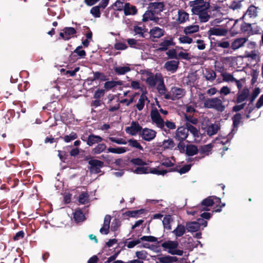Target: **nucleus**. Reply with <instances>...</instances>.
I'll return each instance as SVG.
<instances>
[{
    "label": "nucleus",
    "mask_w": 263,
    "mask_h": 263,
    "mask_svg": "<svg viewBox=\"0 0 263 263\" xmlns=\"http://www.w3.org/2000/svg\"><path fill=\"white\" fill-rule=\"evenodd\" d=\"M220 203V198L215 196H211L203 200L201 204L198 206L197 208H198L201 212L203 211H209V207L214 204L217 206H220V207H223L225 206V203H222L221 205H220L219 204Z\"/></svg>",
    "instance_id": "obj_1"
},
{
    "label": "nucleus",
    "mask_w": 263,
    "mask_h": 263,
    "mask_svg": "<svg viewBox=\"0 0 263 263\" xmlns=\"http://www.w3.org/2000/svg\"><path fill=\"white\" fill-rule=\"evenodd\" d=\"M204 106L208 108L215 109L220 112H222L226 108L222 101L218 97L208 98L204 102Z\"/></svg>",
    "instance_id": "obj_2"
},
{
    "label": "nucleus",
    "mask_w": 263,
    "mask_h": 263,
    "mask_svg": "<svg viewBox=\"0 0 263 263\" xmlns=\"http://www.w3.org/2000/svg\"><path fill=\"white\" fill-rule=\"evenodd\" d=\"M178 241L172 240L165 241L161 244V247L163 248L164 250L167 251L169 254L182 256L183 251L178 249Z\"/></svg>",
    "instance_id": "obj_3"
},
{
    "label": "nucleus",
    "mask_w": 263,
    "mask_h": 263,
    "mask_svg": "<svg viewBox=\"0 0 263 263\" xmlns=\"http://www.w3.org/2000/svg\"><path fill=\"white\" fill-rule=\"evenodd\" d=\"M143 80L146 82L147 85L151 88L155 87L157 84L163 78L160 74H153L148 71L143 72Z\"/></svg>",
    "instance_id": "obj_4"
},
{
    "label": "nucleus",
    "mask_w": 263,
    "mask_h": 263,
    "mask_svg": "<svg viewBox=\"0 0 263 263\" xmlns=\"http://www.w3.org/2000/svg\"><path fill=\"white\" fill-rule=\"evenodd\" d=\"M191 6L192 7V12L195 15L200 12L207 11L210 7V3L204 0H195L191 2Z\"/></svg>",
    "instance_id": "obj_5"
},
{
    "label": "nucleus",
    "mask_w": 263,
    "mask_h": 263,
    "mask_svg": "<svg viewBox=\"0 0 263 263\" xmlns=\"http://www.w3.org/2000/svg\"><path fill=\"white\" fill-rule=\"evenodd\" d=\"M151 118L153 124L155 125L158 128L165 130L164 129V121L160 116L157 107H152L151 111Z\"/></svg>",
    "instance_id": "obj_6"
},
{
    "label": "nucleus",
    "mask_w": 263,
    "mask_h": 263,
    "mask_svg": "<svg viewBox=\"0 0 263 263\" xmlns=\"http://www.w3.org/2000/svg\"><path fill=\"white\" fill-rule=\"evenodd\" d=\"M185 92V90L182 88L174 87L171 88L168 95H165V99L175 100L183 97Z\"/></svg>",
    "instance_id": "obj_7"
},
{
    "label": "nucleus",
    "mask_w": 263,
    "mask_h": 263,
    "mask_svg": "<svg viewBox=\"0 0 263 263\" xmlns=\"http://www.w3.org/2000/svg\"><path fill=\"white\" fill-rule=\"evenodd\" d=\"M258 12L259 8L258 7L251 5L248 7L242 18L246 20H248V18L255 19L258 16Z\"/></svg>",
    "instance_id": "obj_8"
},
{
    "label": "nucleus",
    "mask_w": 263,
    "mask_h": 263,
    "mask_svg": "<svg viewBox=\"0 0 263 263\" xmlns=\"http://www.w3.org/2000/svg\"><path fill=\"white\" fill-rule=\"evenodd\" d=\"M140 135L143 140L151 141L156 137V132L150 128H144L142 130Z\"/></svg>",
    "instance_id": "obj_9"
},
{
    "label": "nucleus",
    "mask_w": 263,
    "mask_h": 263,
    "mask_svg": "<svg viewBox=\"0 0 263 263\" xmlns=\"http://www.w3.org/2000/svg\"><path fill=\"white\" fill-rule=\"evenodd\" d=\"M141 92L142 93L136 104L137 108L140 111L143 109L146 102H149V100L146 96L147 90L145 87L141 88Z\"/></svg>",
    "instance_id": "obj_10"
},
{
    "label": "nucleus",
    "mask_w": 263,
    "mask_h": 263,
    "mask_svg": "<svg viewBox=\"0 0 263 263\" xmlns=\"http://www.w3.org/2000/svg\"><path fill=\"white\" fill-rule=\"evenodd\" d=\"M90 165V171L91 173L98 174L101 172L100 169L103 165V163L96 159L90 160L88 162Z\"/></svg>",
    "instance_id": "obj_11"
},
{
    "label": "nucleus",
    "mask_w": 263,
    "mask_h": 263,
    "mask_svg": "<svg viewBox=\"0 0 263 263\" xmlns=\"http://www.w3.org/2000/svg\"><path fill=\"white\" fill-rule=\"evenodd\" d=\"M76 32L73 27H65L60 33V36L64 40H68L73 37Z\"/></svg>",
    "instance_id": "obj_12"
},
{
    "label": "nucleus",
    "mask_w": 263,
    "mask_h": 263,
    "mask_svg": "<svg viewBox=\"0 0 263 263\" xmlns=\"http://www.w3.org/2000/svg\"><path fill=\"white\" fill-rule=\"evenodd\" d=\"M188 136V130L186 127L181 126L178 127L175 132V138L179 141H183Z\"/></svg>",
    "instance_id": "obj_13"
},
{
    "label": "nucleus",
    "mask_w": 263,
    "mask_h": 263,
    "mask_svg": "<svg viewBox=\"0 0 263 263\" xmlns=\"http://www.w3.org/2000/svg\"><path fill=\"white\" fill-rule=\"evenodd\" d=\"M142 129L141 126L138 122H133L129 126L126 128L127 133L133 135H136Z\"/></svg>",
    "instance_id": "obj_14"
},
{
    "label": "nucleus",
    "mask_w": 263,
    "mask_h": 263,
    "mask_svg": "<svg viewBox=\"0 0 263 263\" xmlns=\"http://www.w3.org/2000/svg\"><path fill=\"white\" fill-rule=\"evenodd\" d=\"M174 45L173 38L172 36L165 37L160 44L159 50L165 51L170 46H174Z\"/></svg>",
    "instance_id": "obj_15"
},
{
    "label": "nucleus",
    "mask_w": 263,
    "mask_h": 263,
    "mask_svg": "<svg viewBox=\"0 0 263 263\" xmlns=\"http://www.w3.org/2000/svg\"><path fill=\"white\" fill-rule=\"evenodd\" d=\"M110 220L111 216L110 215H106L104 219L103 226L100 230V232L102 234L106 235L109 233Z\"/></svg>",
    "instance_id": "obj_16"
},
{
    "label": "nucleus",
    "mask_w": 263,
    "mask_h": 263,
    "mask_svg": "<svg viewBox=\"0 0 263 263\" xmlns=\"http://www.w3.org/2000/svg\"><path fill=\"white\" fill-rule=\"evenodd\" d=\"M164 30L163 29L158 27H154L149 30L150 36L152 38H160L164 34Z\"/></svg>",
    "instance_id": "obj_17"
},
{
    "label": "nucleus",
    "mask_w": 263,
    "mask_h": 263,
    "mask_svg": "<svg viewBox=\"0 0 263 263\" xmlns=\"http://www.w3.org/2000/svg\"><path fill=\"white\" fill-rule=\"evenodd\" d=\"M227 33V30L221 28H211L208 32L209 35L224 36Z\"/></svg>",
    "instance_id": "obj_18"
},
{
    "label": "nucleus",
    "mask_w": 263,
    "mask_h": 263,
    "mask_svg": "<svg viewBox=\"0 0 263 263\" xmlns=\"http://www.w3.org/2000/svg\"><path fill=\"white\" fill-rule=\"evenodd\" d=\"M248 39L246 37L237 38L231 43V48L236 50L242 47Z\"/></svg>",
    "instance_id": "obj_19"
},
{
    "label": "nucleus",
    "mask_w": 263,
    "mask_h": 263,
    "mask_svg": "<svg viewBox=\"0 0 263 263\" xmlns=\"http://www.w3.org/2000/svg\"><path fill=\"white\" fill-rule=\"evenodd\" d=\"M103 140L101 137L97 135L91 134L89 135L86 141L87 144L90 146H92L95 144H98Z\"/></svg>",
    "instance_id": "obj_20"
},
{
    "label": "nucleus",
    "mask_w": 263,
    "mask_h": 263,
    "mask_svg": "<svg viewBox=\"0 0 263 263\" xmlns=\"http://www.w3.org/2000/svg\"><path fill=\"white\" fill-rule=\"evenodd\" d=\"M189 14L183 10L178 11L177 21L179 24H183L189 21Z\"/></svg>",
    "instance_id": "obj_21"
},
{
    "label": "nucleus",
    "mask_w": 263,
    "mask_h": 263,
    "mask_svg": "<svg viewBox=\"0 0 263 263\" xmlns=\"http://www.w3.org/2000/svg\"><path fill=\"white\" fill-rule=\"evenodd\" d=\"M129 66V64H127L125 65L115 66L114 70L118 75H123L131 70Z\"/></svg>",
    "instance_id": "obj_22"
},
{
    "label": "nucleus",
    "mask_w": 263,
    "mask_h": 263,
    "mask_svg": "<svg viewBox=\"0 0 263 263\" xmlns=\"http://www.w3.org/2000/svg\"><path fill=\"white\" fill-rule=\"evenodd\" d=\"M178 64L177 61H170L165 63L164 67L167 71L175 72L178 68Z\"/></svg>",
    "instance_id": "obj_23"
},
{
    "label": "nucleus",
    "mask_w": 263,
    "mask_h": 263,
    "mask_svg": "<svg viewBox=\"0 0 263 263\" xmlns=\"http://www.w3.org/2000/svg\"><path fill=\"white\" fill-rule=\"evenodd\" d=\"M157 260L160 263H173L178 260L176 257L169 255L160 256L157 258Z\"/></svg>",
    "instance_id": "obj_24"
},
{
    "label": "nucleus",
    "mask_w": 263,
    "mask_h": 263,
    "mask_svg": "<svg viewBox=\"0 0 263 263\" xmlns=\"http://www.w3.org/2000/svg\"><path fill=\"white\" fill-rule=\"evenodd\" d=\"M137 12L136 7L129 3H125L124 13L125 15H135Z\"/></svg>",
    "instance_id": "obj_25"
},
{
    "label": "nucleus",
    "mask_w": 263,
    "mask_h": 263,
    "mask_svg": "<svg viewBox=\"0 0 263 263\" xmlns=\"http://www.w3.org/2000/svg\"><path fill=\"white\" fill-rule=\"evenodd\" d=\"M199 30V26L198 25H192L186 26L183 29V33L185 35L193 34L197 32Z\"/></svg>",
    "instance_id": "obj_26"
},
{
    "label": "nucleus",
    "mask_w": 263,
    "mask_h": 263,
    "mask_svg": "<svg viewBox=\"0 0 263 263\" xmlns=\"http://www.w3.org/2000/svg\"><path fill=\"white\" fill-rule=\"evenodd\" d=\"M164 149H172L175 146L174 140L171 138L165 139L160 145Z\"/></svg>",
    "instance_id": "obj_27"
},
{
    "label": "nucleus",
    "mask_w": 263,
    "mask_h": 263,
    "mask_svg": "<svg viewBox=\"0 0 263 263\" xmlns=\"http://www.w3.org/2000/svg\"><path fill=\"white\" fill-rule=\"evenodd\" d=\"M196 15L198 16L199 20L201 23L207 22L211 17L209 10L200 12Z\"/></svg>",
    "instance_id": "obj_28"
},
{
    "label": "nucleus",
    "mask_w": 263,
    "mask_h": 263,
    "mask_svg": "<svg viewBox=\"0 0 263 263\" xmlns=\"http://www.w3.org/2000/svg\"><path fill=\"white\" fill-rule=\"evenodd\" d=\"M186 227L189 232H196L200 228V223L198 221L189 222L186 223Z\"/></svg>",
    "instance_id": "obj_29"
},
{
    "label": "nucleus",
    "mask_w": 263,
    "mask_h": 263,
    "mask_svg": "<svg viewBox=\"0 0 263 263\" xmlns=\"http://www.w3.org/2000/svg\"><path fill=\"white\" fill-rule=\"evenodd\" d=\"M220 129L218 124H211L207 127L206 133L209 136H213L217 133Z\"/></svg>",
    "instance_id": "obj_30"
},
{
    "label": "nucleus",
    "mask_w": 263,
    "mask_h": 263,
    "mask_svg": "<svg viewBox=\"0 0 263 263\" xmlns=\"http://www.w3.org/2000/svg\"><path fill=\"white\" fill-rule=\"evenodd\" d=\"M157 89L159 92V93L161 96H164L165 98V95H168V93H166V88L164 84L163 79L162 78L161 80L157 84Z\"/></svg>",
    "instance_id": "obj_31"
},
{
    "label": "nucleus",
    "mask_w": 263,
    "mask_h": 263,
    "mask_svg": "<svg viewBox=\"0 0 263 263\" xmlns=\"http://www.w3.org/2000/svg\"><path fill=\"white\" fill-rule=\"evenodd\" d=\"M185 232V228L182 224H178L176 228L173 231V233L176 237L182 236Z\"/></svg>",
    "instance_id": "obj_32"
},
{
    "label": "nucleus",
    "mask_w": 263,
    "mask_h": 263,
    "mask_svg": "<svg viewBox=\"0 0 263 263\" xmlns=\"http://www.w3.org/2000/svg\"><path fill=\"white\" fill-rule=\"evenodd\" d=\"M127 151L128 149L125 147H120L117 148L109 147L107 149V153L121 154L125 153Z\"/></svg>",
    "instance_id": "obj_33"
},
{
    "label": "nucleus",
    "mask_w": 263,
    "mask_h": 263,
    "mask_svg": "<svg viewBox=\"0 0 263 263\" xmlns=\"http://www.w3.org/2000/svg\"><path fill=\"white\" fill-rule=\"evenodd\" d=\"M186 154L189 156H193L198 152L197 146L194 145H187L185 149Z\"/></svg>",
    "instance_id": "obj_34"
},
{
    "label": "nucleus",
    "mask_w": 263,
    "mask_h": 263,
    "mask_svg": "<svg viewBox=\"0 0 263 263\" xmlns=\"http://www.w3.org/2000/svg\"><path fill=\"white\" fill-rule=\"evenodd\" d=\"M241 117L240 114H237L233 118V129L232 132H236L237 130V126L239 124Z\"/></svg>",
    "instance_id": "obj_35"
},
{
    "label": "nucleus",
    "mask_w": 263,
    "mask_h": 263,
    "mask_svg": "<svg viewBox=\"0 0 263 263\" xmlns=\"http://www.w3.org/2000/svg\"><path fill=\"white\" fill-rule=\"evenodd\" d=\"M73 218L77 222L83 221L85 219L84 215L80 210L75 211Z\"/></svg>",
    "instance_id": "obj_36"
},
{
    "label": "nucleus",
    "mask_w": 263,
    "mask_h": 263,
    "mask_svg": "<svg viewBox=\"0 0 263 263\" xmlns=\"http://www.w3.org/2000/svg\"><path fill=\"white\" fill-rule=\"evenodd\" d=\"M204 77L208 81H212L216 78V74L214 71L212 70L206 69L204 73Z\"/></svg>",
    "instance_id": "obj_37"
},
{
    "label": "nucleus",
    "mask_w": 263,
    "mask_h": 263,
    "mask_svg": "<svg viewBox=\"0 0 263 263\" xmlns=\"http://www.w3.org/2000/svg\"><path fill=\"white\" fill-rule=\"evenodd\" d=\"M249 95V90L248 89H243L241 91L240 93H238V97L237 98V102L238 103H240L244 101L248 97Z\"/></svg>",
    "instance_id": "obj_38"
},
{
    "label": "nucleus",
    "mask_w": 263,
    "mask_h": 263,
    "mask_svg": "<svg viewBox=\"0 0 263 263\" xmlns=\"http://www.w3.org/2000/svg\"><path fill=\"white\" fill-rule=\"evenodd\" d=\"M164 5L161 2H155L151 4V8L156 12L163 10Z\"/></svg>",
    "instance_id": "obj_39"
},
{
    "label": "nucleus",
    "mask_w": 263,
    "mask_h": 263,
    "mask_svg": "<svg viewBox=\"0 0 263 263\" xmlns=\"http://www.w3.org/2000/svg\"><path fill=\"white\" fill-rule=\"evenodd\" d=\"M173 221V219L172 217L168 215L166 216L163 218L162 222L163 224V227L165 229L171 230V223Z\"/></svg>",
    "instance_id": "obj_40"
},
{
    "label": "nucleus",
    "mask_w": 263,
    "mask_h": 263,
    "mask_svg": "<svg viewBox=\"0 0 263 263\" xmlns=\"http://www.w3.org/2000/svg\"><path fill=\"white\" fill-rule=\"evenodd\" d=\"M106 148L105 144L100 143L92 149V153L95 154H99L104 152Z\"/></svg>",
    "instance_id": "obj_41"
},
{
    "label": "nucleus",
    "mask_w": 263,
    "mask_h": 263,
    "mask_svg": "<svg viewBox=\"0 0 263 263\" xmlns=\"http://www.w3.org/2000/svg\"><path fill=\"white\" fill-rule=\"evenodd\" d=\"M178 40L179 41V43L181 44H190L192 43L193 42V39L185 34L180 35Z\"/></svg>",
    "instance_id": "obj_42"
},
{
    "label": "nucleus",
    "mask_w": 263,
    "mask_h": 263,
    "mask_svg": "<svg viewBox=\"0 0 263 263\" xmlns=\"http://www.w3.org/2000/svg\"><path fill=\"white\" fill-rule=\"evenodd\" d=\"M133 172L138 174H148V167L144 166V165L140 166L133 170Z\"/></svg>",
    "instance_id": "obj_43"
},
{
    "label": "nucleus",
    "mask_w": 263,
    "mask_h": 263,
    "mask_svg": "<svg viewBox=\"0 0 263 263\" xmlns=\"http://www.w3.org/2000/svg\"><path fill=\"white\" fill-rule=\"evenodd\" d=\"M125 0H117L114 6L116 10L118 11L124 10L125 6Z\"/></svg>",
    "instance_id": "obj_44"
},
{
    "label": "nucleus",
    "mask_w": 263,
    "mask_h": 263,
    "mask_svg": "<svg viewBox=\"0 0 263 263\" xmlns=\"http://www.w3.org/2000/svg\"><path fill=\"white\" fill-rule=\"evenodd\" d=\"M119 84V82L115 81H108L104 84L105 90H109Z\"/></svg>",
    "instance_id": "obj_45"
},
{
    "label": "nucleus",
    "mask_w": 263,
    "mask_h": 263,
    "mask_svg": "<svg viewBox=\"0 0 263 263\" xmlns=\"http://www.w3.org/2000/svg\"><path fill=\"white\" fill-rule=\"evenodd\" d=\"M222 80L224 82H233L236 81L233 76L229 73H222Z\"/></svg>",
    "instance_id": "obj_46"
},
{
    "label": "nucleus",
    "mask_w": 263,
    "mask_h": 263,
    "mask_svg": "<svg viewBox=\"0 0 263 263\" xmlns=\"http://www.w3.org/2000/svg\"><path fill=\"white\" fill-rule=\"evenodd\" d=\"M212 148H213L212 144H208L202 146L200 149V151L201 153L204 154L206 155H208L209 154V152L211 151Z\"/></svg>",
    "instance_id": "obj_47"
},
{
    "label": "nucleus",
    "mask_w": 263,
    "mask_h": 263,
    "mask_svg": "<svg viewBox=\"0 0 263 263\" xmlns=\"http://www.w3.org/2000/svg\"><path fill=\"white\" fill-rule=\"evenodd\" d=\"M186 128L187 129L188 132L190 131L194 137H198L199 133L196 128L189 123H186Z\"/></svg>",
    "instance_id": "obj_48"
},
{
    "label": "nucleus",
    "mask_w": 263,
    "mask_h": 263,
    "mask_svg": "<svg viewBox=\"0 0 263 263\" xmlns=\"http://www.w3.org/2000/svg\"><path fill=\"white\" fill-rule=\"evenodd\" d=\"M148 173H152L158 175H164L166 173V171L160 170L158 168H151L148 167Z\"/></svg>",
    "instance_id": "obj_49"
},
{
    "label": "nucleus",
    "mask_w": 263,
    "mask_h": 263,
    "mask_svg": "<svg viewBox=\"0 0 263 263\" xmlns=\"http://www.w3.org/2000/svg\"><path fill=\"white\" fill-rule=\"evenodd\" d=\"M93 80H100L102 81H105L107 80L106 76L103 73L99 72H93Z\"/></svg>",
    "instance_id": "obj_50"
},
{
    "label": "nucleus",
    "mask_w": 263,
    "mask_h": 263,
    "mask_svg": "<svg viewBox=\"0 0 263 263\" xmlns=\"http://www.w3.org/2000/svg\"><path fill=\"white\" fill-rule=\"evenodd\" d=\"M129 145L133 147H135L140 150H143V147L140 143L136 140L130 139L128 141Z\"/></svg>",
    "instance_id": "obj_51"
},
{
    "label": "nucleus",
    "mask_w": 263,
    "mask_h": 263,
    "mask_svg": "<svg viewBox=\"0 0 263 263\" xmlns=\"http://www.w3.org/2000/svg\"><path fill=\"white\" fill-rule=\"evenodd\" d=\"M89 198L87 193L83 192L79 196V201L82 204H85L88 202Z\"/></svg>",
    "instance_id": "obj_52"
},
{
    "label": "nucleus",
    "mask_w": 263,
    "mask_h": 263,
    "mask_svg": "<svg viewBox=\"0 0 263 263\" xmlns=\"http://www.w3.org/2000/svg\"><path fill=\"white\" fill-rule=\"evenodd\" d=\"M135 254L138 259L140 260H145L147 256V253L144 250L137 251Z\"/></svg>",
    "instance_id": "obj_53"
},
{
    "label": "nucleus",
    "mask_w": 263,
    "mask_h": 263,
    "mask_svg": "<svg viewBox=\"0 0 263 263\" xmlns=\"http://www.w3.org/2000/svg\"><path fill=\"white\" fill-rule=\"evenodd\" d=\"M251 26L249 34H255L259 33L260 28L259 26H258L256 24H251Z\"/></svg>",
    "instance_id": "obj_54"
},
{
    "label": "nucleus",
    "mask_w": 263,
    "mask_h": 263,
    "mask_svg": "<svg viewBox=\"0 0 263 263\" xmlns=\"http://www.w3.org/2000/svg\"><path fill=\"white\" fill-rule=\"evenodd\" d=\"M154 18V16L153 12L151 11H147L143 14L142 20L146 22L148 20H153Z\"/></svg>",
    "instance_id": "obj_55"
},
{
    "label": "nucleus",
    "mask_w": 263,
    "mask_h": 263,
    "mask_svg": "<svg viewBox=\"0 0 263 263\" xmlns=\"http://www.w3.org/2000/svg\"><path fill=\"white\" fill-rule=\"evenodd\" d=\"M175 160L173 158H166L162 160V164L166 167H171L174 165Z\"/></svg>",
    "instance_id": "obj_56"
},
{
    "label": "nucleus",
    "mask_w": 263,
    "mask_h": 263,
    "mask_svg": "<svg viewBox=\"0 0 263 263\" xmlns=\"http://www.w3.org/2000/svg\"><path fill=\"white\" fill-rule=\"evenodd\" d=\"M108 139L114 143L118 144H126L127 142L125 140L122 138H117L115 137H109Z\"/></svg>",
    "instance_id": "obj_57"
},
{
    "label": "nucleus",
    "mask_w": 263,
    "mask_h": 263,
    "mask_svg": "<svg viewBox=\"0 0 263 263\" xmlns=\"http://www.w3.org/2000/svg\"><path fill=\"white\" fill-rule=\"evenodd\" d=\"M130 162L135 165L143 166L146 164V163L142 159L137 158L131 159Z\"/></svg>",
    "instance_id": "obj_58"
},
{
    "label": "nucleus",
    "mask_w": 263,
    "mask_h": 263,
    "mask_svg": "<svg viewBox=\"0 0 263 263\" xmlns=\"http://www.w3.org/2000/svg\"><path fill=\"white\" fill-rule=\"evenodd\" d=\"M140 242L141 241H146L148 242H156L157 241V238L153 236H143L139 238Z\"/></svg>",
    "instance_id": "obj_59"
},
{
    "label": "nucleus",
    "mask_w": 263,
    "mask_h": 263,
    "mask_svg": "<svg viewBox=\"0 0 263 263\" xmlns=\"http://www.w3.org/2000/svg\"><path fill=\"white\" fill-rule=\"evenodd\" d=\"M100 6H97L93 7L90 10V13L96 17H99L100 16Z\"/></svg>",
    "instance_id": "obj_60"
},
{
    "label": "nucleus",
    "mask_w": 263,
    "mask_h": 263,
    "mask_svg": "<svg viewBox=\"0 0 263 263\" xmlns=\"http://www.w3.org/2000/svg\"><path fill=\"white\" fill-rule=\"evenodd\" d=\"M134 31L136 34L139 35L141 37H144L143 34L145 32L144 29L142 27L135 26Z\"/></svg>",
    "instance_id": "obj_61"
},
{
    "label": "nucleus",
    "mask_w": 263,
    "mask_h": 263,
    "mask_svg": "<svg viewBox=\"0 0 263 263\" xmlns=\"http://www.w3.org/2000/svg\"><path fill=\"white\" fill-rule=\"evenodd\" d=\"M74 53H76L81 58H84L86 55V52L84 50L82 49V46H78L73 51Z\"/></svg>",
    "instance_id": "obj_62"
},
{
    "label": "nucleus",
    "mask_w": 263,
    "mask_h": 263,
    "mask_svg": "<svg viewBox=\"0 0 263 263\" xmlns=\"http://www.w3.org/2000/svg\"><path fill=\"white\" fill-rule=\"evenodd\" d=\"M105 93V90L104 89H99L95 92L93 97L95 99H99L104 96Z\"/></svg>",
    "instance_id": "obj_63"
},
{
    "label": "nucleus",
    "mask_w": 263,
    "mask_h": 263,
    "mask_svg": "<svg viewBox=\"0 0 263 263\" xmlns=\"http://www.w3.org/2000/svg\"><path fill=\"white\" fill-rule=\"evenodd\" d=\"M77 138V135L74 133H71L69 135H66L64 137V141L66 142H69L72 140L76 139Z\"/></svg>",
    "instance_id": "obj_64"
}]
</instances>
